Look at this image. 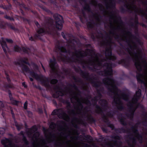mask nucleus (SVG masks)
Listing matches in <instances>:
<instances>
[{"instance_id": "1", "label": "nucleus", "mask_w": 147, "mask_h": 147, "mask_svg": "<svg viewBox=\"0 0 147 147\" xmlns=\"http://www.w3.org/2000/svg\"><path fill=\"white\" fill-rule=\"evenodd\" d=\"M72 41L75 42H76V40L75 39H71L70 38L67 40V42L69 43L73 44L72 45H69V46L71 47V49L75 50L76 58H74L73 56L70 57L68 56L63 54L60 51V52L59 53L60 55L58 56V57L60 60L62 62L65 63H69L76 61L82 65L83 67L84 68H85L84 65L86 64V62L84 61L82 59L88 55L91 57L88 60V64L90 65L96 66V64L95 63L96 60L93 59L94 57L93 56V55L96 56L94 50L87 49L86 50V52H84V54L82 53L80 49L78 50L76 49L75 44L72 43Z\"/></svg>"}, {"instance_id": "2", "label": "nucleus", "mask_w": 147, "mask_h": 147, "mask_svg": "<svg viewBox=\"0 0 147 147\" xmlns=\"http://www.w3.org/2000/svg\"><path fill=\"white\" fill-rule=\"evenodd\" d=\"M111 81L114 82V80L108 77L102 80L104 84L107 86V87L108 90L118 96V97H114L113 102L116 105L117 109L119 110L122 111L124 109V107L123 102L120 98V95L118 93V92H121V91L116 85H113L110 84V82Z\"/></svg>"}, {"instance_id": "3", "label": "nucleus", "mask_w": 147, "mask_h": 147, "mask_svg": "<svg viewBox=\"0 0 147 147\" xmlns=\"http://www.w3.org/2000/svg\"><path fill=\"white\" fill-rule=\"evenodd\" d=\"M28 73L32 78L39 81L40 84L45 87L47 90L50 91H52V86L49 83V81L48 78L42 75L39 76L33 71L30 70Z\"/></svg>"}, {"instance_id": "4", "label": "nucleus", "mask_w": 147, "mask_h": 147, "mask_svg": "<svg viewBox=\"0 0 147 147\" xmlns=\"http://www.w3.org/2000/svg\"><path fill=\"white\" fill-rule=\"evenodd\" d=\"M46 24L47 25L45 26V29L44 28H38V30L36 31L37 33H36L34 35V37L35 40L37 39H40L42 34L46 33L52 34V31L50 26L52 25V23L50 20V18L46 19Z\"/></svg>"}, {"instance_id": "5", "label": "nucleus", "mask_w": 147, "mask_h": 147, "mask_svg": "<svg viewBox=\"0 0 147 147\" xmlns=\"http://www.w3.org/2000/svg\"><path fill=\"white\" fill-rule=\"evenodd\" d=\"M97 59L96 61L98 62L97 65L99 66H101L103 67H106V69L104 71H100L98 72V74L103 75L102 73L104 72V76H112L113 75V70L112 69V65L113 64L112 63H108L107 62L103 64L100 61L99 58L97 57Z\"/></svg>"}, {"instance_id": "6", "label": "nucleus", "mask_w": 147, "mask_h": 147, "mask_svg": "<svg viewBox=\"0 0 147 147\" xmlns=\"http://www.w3.org/2000/svg\"><path fill=\"white\" fill-rule=\"evenodd\" d=\"M75 71L78 72H80V75L84 78L86 80L91 82V83L93 86L96 88L99 87L101 86V83L100 82L94 81L92 78L90 77L89 73L87 72L84 71L82 70L80 68L78 69L76 68Z\"/></svg>"}, {"instance_id": "7", "label": "nucleus", "mask_w": 147, "mask_h": 147, "mask_svg": "<svg viewBox=\"0 0 147 147\" xmlns=\"http://www.w3.org/2000/svg\"><path fill=\"white\" fill-rule=\"evenodd\" d=\"M53 17L55 20L56 28L58 30H61L64 22L62 16L59 14L56 13L53 15Z\"/></svg>"}, {"instance_id": "8", "label": "nucleus", "mask_w": 147, "mask_h": 147, "mask_svg": "<svg viewBox=\"0 0 147 147\" xmlns=\"http://www.w3.org/2000/svg\"><path fill=\"white\" fill-rule=\"evenodd\" d=\"M29 131L27 132V134L29 137H31L32 140H34L33 138H35L36 140H37L38 138L39 137L40 134L38 131H36L37 130V128L35 125H33L30 128L28 129Z\"/></svg>"}, {"instance_id": "9", "label": "nucleus", "mask_w": 147, "mask_h": 147, "mask_svg": "<svg viewBox=\"0 0 147 147\" xmlns=\"http://www.w3.org/2000/svg\"><path fill=\"white\" fill-rule=\"evenodd\" d=\"M5 40L8 43L10 44L13 43V41L12 39H11L5 38V40L3 38H1V41L0 42V43L4 52L6 54L7 53V49L8 50L9 48Z\"/></svg>"}, {"instance_id": "10", "label": "nucleus", "mask_w": 147, "mask_h": 147, "mask_svg": "<svg viewBox=\"0 0 147 147\" xmlns=\"http://www.w3.org/2000/svg\"><path fill=\"white\" fill-rule=\"evenodd\" d=\"M51 115H57L59 118L61 117V118L65 119L64 117H66L68 119L69 118V116L61 109H55L52 112Z\"/></svg>"}, {"instance_id": "11", "label": "nucleus", "mask_w": 147, "mask_h": 147, "mask_svg": "<svg viewBox=\"0 0 147 147\" xmlns=\"http://www.w3.org/2000/svg\"><path fill=\"white\" fill-rule=\"evenodd\" d=\"M7 26L9 28L16 31L18 30V29L16 28L14 26L10 23L7 22H5L3 21H0V28L2 29H5L6 28V26Z\"/></svg>"}, {"instance_id": "12", "label": "nucleus", "mask_w": 147, "mask_h": 147, "mask_svg": "<svg viewBox=\"0 0 147 147\" xmlns=\"http://www.w3.org/2000/svg\"><path fill=\"white\" fill-rule=\"evenodd\" d=\"M54 90L56 91L54 93L52 94L53 97L54 98H57L60 96H63L64 95V93L63 91H61L62 88L60 87L59 86L57 85L53 88Z\"/></svg>"}, {"instance_id": "13", "label": "nucleus", "mask_w": 147, "mask_h": 147, "mask_svg": "<svg viewBox=\"0 0 147 147\" xmlns=\"http://www.w3.org/2000/svg\"><path fill=\"white\" fill-rule=\"evenodd\" d=\"M131 129L134 134H137L136 137L139 143L140 144L142 143L143 142V136L141 134L139 133L137 127L136 126V125L133 126L131 127Z\"/></svg>"}, {"instance_id": "14", "label": "nucleus", "mask_w": 147, "mask_h": 147, "mask_svg": "<svg viewBox=\"0 0 147 147\" xmlns=\"http://www.w3.org/2000/svg\"><path fill=\"white\" fill-rule=\"evenodd\" d=\"M128 106L130 107L129 111L131 113H126V115L128 118H133L134 113L135 111L136 108L134 107L133 103L130 102H129Z\"/></svg>"}, {"instance_id": "15", "label": "nucleus", "mask_w": 147, "mask_h": 147, "mask_svg": "<svg viewBox=\"0 0 147 147\" xmlns=\"http://www.w3.org/2000/svg\"><path fill=\"white\" fill-rule=\"evenodd\" d=\"M97 101L96 97H95L94 98L92 99L91 101L92 102H94V105H96V112L98 114H101L103 113V111L101 108L98 105L96 104V102Z\"/></svg>"}, {"instance_id": "16", "label": "nucleus", "mask_w": 147, "mask_h": 147, "mask_svg": "<svg viewBox=\"0 0 147 147\" xmlns=\"http://www.w3.org/2000/svg\"><path fill=\"white\" fill-rule=\"evenodd\" d=\"M50 135L52 138H53L51 139L50 142H52L53 144L55 147H62L61 143L56 140L55 138H56L55 134H52L50 133Z\"/></svg>"}, {"instance_id": "17", "label": "nucleus", "mask_w": 147, "mask_h": 147, "mask_svg": "<svg viewBox=\"0 0 147 147\" xmlns=\"http://www.w3.org/2000/svg\"><path fill=\"white\" fill-rule=\"evenodd\" d=\"M57 63L55 58L53 57V59H51L49 62V66L51 71L54 72L56 69V65Z\"/></svg>"}, {"instance_id": "18", "label": "nucleus", "mask_w": 147, "mask_h": 147, "mask_svg": "<svg viewBox=\"0 0 147 147\" xmlns=\"http://www.w3.org/2000/svg\"><path fill=\"white\" fill-rule=\"evenodd\" d=\"M55 47L58 49L61 52L64 53H68L70 54L71 53V51L70 50H67L64 47L60 46L59 44L56 45Z\"/></svg>"}, {"instance_id": "19", "label": "nucleus", "mask_w": 147, "mask_h": 147, "mask_svg": "<svg viewBox=\"0 0 147 147\" xmlns=\"http://www.w3.org/2000/svg\"><path fill=\"white\" fill-rule=\"evenodd\" d=\"M125 2L127 3L124 5V6L127 9H125L122 7H121L120 8L121 12L122 13H124L127 11L131 13H132V11L131 9L129 7V5L128 3H127L126 1H125Z\"/></svg>"}, {"instance_id": "20", "label": "nucleus", "mask_w": 147, "mask_h": 147, "mask_svg": "<svg viewBox=\"0 0 147 147\" xmlns=\"http://www.w3.org/2000/svg\"><path fill=\"white\" fill-rule=\"evenodd\" d=\"M8 94L11 104L13 105L18 106L20 102L14 99L12 96V94L10 90H8Z\"/></svg>"}, {"instance_id": "21", "label": "nucleus", "mask_w": 147, "mask_h": 147, "mask_svg": "<svg viewBox=\"0 0 147 147\" xmlns=\"http://www.w3.org/2000/svg\"><path fill=\"white\" fill-rule=\"evenodd\" d=\"M118 118L122 125L124 126H126L127 125V123L125 121V117L123 116L122 113H120Z\"/></svg>"}, {"instance_id": "22", "label": "nucleus", "mask_w": 147, "mask_h": 147, "mask_svg": "<svg viewBox=\"0 0 147 147\" xmlns=\"http://www.w3.org/2000/svg\"><path fill=\"white\" fill-rule=\"evenodd\" d=\"M118 63L119 64H123L124 66L127 68H128L130 67L129 62L128 60L127 61L126 59H124L119 61Z\"/></svg>"}, {"instance_id": "23", "label": "nucleus", "mask_w": 147, "mask_h": 147, "mask_svg": "<svg viewBox=\"0 0 147 147\" xmlns=\"http://www.w3.org/2000/svg\"><path fill=\"white\" fill-rule=\"evenodd\" d=\"M126 128H127L126 129H125L123 127L116 129L115 132L117 133H122V132L123 133H127L129 134H131L130 131V129L127 128V127H126Z\"/></svg>"}, {"instance_id": "24", "label": "nucleus", "mask_w": 147, "mask_h": 147, "mask_svg": "<svg viewBox=\"0 0 147 147\" xmlns=\"http://www.w3.org/2000/svg\"><path fill=\"white\" fill-rule=\"evenodd\" d=\"M142 115L143 116L144 119L141 123L144 126L147 127V111H143Z\"/></svg>"}, {"instance_id": "25", "label": "nucleus", "mask_w": 147, "mask_h": 147, "mask_svg": "<svg viewBox=\"0 0 147 147\" xmlns=\"http://www.w3.org/2000/svg\"><path fill=\"white\" fill-rule=\"evenodd\" d=\"M10 142V141L9 139L5 138L4 139L1 140V142L2 144L4 146V147H11V144H7Z\"/></svg>"}, {"instance_id": "26", "label": "nucleus", "mask_w": 147, "mask_h": 147, "mask_svg": "<svg viewBox=\"0 0 147 147\" xmlns=\"http://www.w3.org/2000/svg\"><path fill=\"white\" fill-rule=\"evenodd\" d=\"M133 60H135V61L134 63L135 65L137 70L140 72L142 71V65L140 63V62L138 60L137 61V59H134Z\"/></svg>"}, {"instance_id": "27", "label": "nucleus", "mask_w": 147, "mask_h": 147, "mask_svg": "<svg viewBox=\"0 0 147 147\" xmlns=\"http://www.w3.org/2000/svg\"><path fill=\"white\" fill-rule=\"evenodd\" d=\"M20 67H21L23 73L26 72L28 73L30 71L28 67L24 64L22 63Z\"/></svg>"}, {"instance_id": "28", "label": "nucleus", "mask_w": 147, "mask_h": 147, "mask_svg": "<svg viewBox=\"0 0 147 147\" xmlns=\"http://www.w3.org/2000/svg\"><path fill=\"white\" fill-rule=\"evenodd\" d=\"M142 74L140 73H137L136 78L138 82L141 84H145V82L144 80L142 79Z\"/></svg>"}, {"instance_id": "29", "label": "nucleus", "mask_w": 147, "mask_h": 147, "mask_svg": "<svg viewBox=\"0 0 147 147\" xmlns=\"http://www.w3.org/2000/svg\"><path fill=\"white\" fill-rule=\"evenodd\" d=\"M20 134L22 136L23 138L22 140L23 142L24 143V144L25 145H29V142L27 140L26 137L25 136L23 131H21L20 132Z\"/></svg>"}, {"instance_id": "30", "label": "nucleus", "mask_w": 147, "mask_h": 147, "mask_svg": "<svg viewBox=\"0 0 147 147\" xmlns=\"http://www.w3.org/2000/svg\"><path fill=\"white\" fill-rule=\"evenodd\" d=\"M126 34L129 35L133 39L136 40L137 42L140 45L141 44V42L140 41V40L138 38H137L136 36H135L134 35L132 34V33L129 31H127L126 32Z\"/></svg>"}, {"instance_id": "31", "label": "nucleus", "mask_w": 147, "mask_h": 147, "mask_svg": "<svg viewBox=\"0 0 147 147\" xmlns=\"http://www.w3.org/2000/svg\"><path fill=\"white\" fill-rule=\"evenodd\" d=\"M120 29V28L119 27H118L117 28L115 27H113V28L111 30L112 31L110 32V34H112L113 35H115L116 37H115L116 39H119V35L115 33L114 30H119Z\"/></svg>"}, {"instance_id": "32", "label": "nucleus", "mask_w": 147, "mask_h": 147, "mask_svg": "<svg viewBox=\"0 0 147 147\" xmlns=\"http://www.w3.org/2000/svg\"><path fill=\"white\" fill-rule=\"evenodd\" d=\"M133 134H131L130 135L127 136V138L129 139L130 140L132 141L133 144L136 145L137 143L136 140L135 138L133 137Z\"/></svg>"}, {"instance_id": "33", "label": "nucleus", "mask_w": 147, "mask_h": 147, "mask_svg": "<svg viewBox=\"0 0 147 147\" xmlns=\"http://www.w3.org/2000/svg\"><path fill=\"white\" fill-rule=\"evenodd\" d=\"M110 6H108L107 5H106L107 9H108L109 7L112 9H114L115 8V1L114 0H110Z\"/></svg>"}, {"instance_id": "34", "label": "nucleus", "mask_w": 147, "mask_h": 147, "mask_svg": "<svg viewBox=\"0 0 147 147\" xmlns=\"http://www.w3.org/2000/svg\"><path fill=\"white\" fill-rule=\"evenodd\" d=\"M135 26H134V23L132 22H131L130 23V25L132 27L134 26L136 29H138V25L139 24V22L138 21V18L136 15L135 17Z\"/></svg>"}, {"instance_id": "35", "label": "nucleus", "mask_w": 147, "mask_h": 147, "mask_svg": "<svg viewBox=\"0 0 147 147\" xmlns=\"http://www.w3.org/2000/svg\"><path fill=\"white\" fill-rule=\"evenodd\" d=\"M105 55L107 57L111 56L112 52L111 49L110 48H107L105 49Z\"/></svg>"}, {"instance_id": "36", "label": "nucleus", "mask_w": 147, "mask_h": 147, "mask_svg": "<svg viewBox=\"0 0 147 147\" xmlns=\"http://www.w3.org/2000/svg\"><path fill=\"white\" fill-rule=\"evenodd\" d=\"M87 120L91 123H94L96 121L95 119L91 115L87 117Z\"/></svg>"}, {"instance_id": "37", "label": "nucleus", "mask_w": 147, "mask_h": 147, "mask_svg": "<svg viewBox=\"0 0 147 147\" xmlns=\"http://www.w3.org/2000/svg\"><path fill=\"white\" fill-rule=\"evenodd\" d=\"M122 99L126 101H128L129 100V95L128 94L125 92H123L121 94Z\"/></svg>"}, {"instance_id": "38", "label": "nucleus", "mask_w": 147, "mask_h": 147, "mask_svg": "<svg viewBox=\"0 0 147 147\" xmlns=\"http://www.w3.org/2000/svg\"><path fill=\"white\" fill-rule=\"evenodd\" d=\"M60 101L64 103H65L67 105V107H70L71 104L70 102L67 100H65L63 99L62 98H59Z\"/></svg>"}, {"instance_id": "39", "label": "nucleus", "mask_w": 147, "mask_h": 147, "mask_svg": "<svg viewBox=\"0 0 147 147\" xmlns=\"http://www.w3.org/2000/svg\"><path fill=\"white\" fill-rule=\"evenodd\" d=\"M100 102L101 103V106L103 107L104 108L106 107H107L108 103L107 101L104 99H102L100 100Z\"/></svg>"}, {"instance_id": "40", "label": "nucleus", "mask_w": 147, "mask_h": 147, "mask_svg": "<svg viewBox=\"0 0 147 147\" xmlns=\"http://www.w3.org/2000/svg\"><path fill=\"white\" fill-rule=\"evenodd\" d=\"M68 113H69L72 115L73 116H74V117L73 118V119L74 120L76 121V120H78V118L75 117V116L77 115L75 111L74 110L72 109L71 111H69Z\"/></svg>"}, {"instance_id": "41", "label": "nucleus", "mask_w": 147, "mask_h": 147, "mask_svg": "<svg viewBox=\"0 0 147 147\" xmlns=\"http://www.w3.org/2000/svg\"><path fill=\"white\" fill-rule=\"evenodd\" d=\"M14 51L16 52L20 53L22 51L21 48L18 45H16L13 47Z\"/></svg>"}, {"instance_id": "42", "label": "nucleus", "mask_w": 147, "mask_h": 147, "mask_svg": "<svg viewBox=\"0 0 147 147\" xmlns=\"http://www.w3.org/2000/svg\"><path fill=\"white\" fill-rule=\"evenodd\" d=\"M20 61L21 63H23L24 64H26L29 66H30V63L28 61V59L26 58H24V59H20Z\"/></svg>"}, {"instance_id": "43", "label": "nucleus", "mask_w": 147, "mask_h": 147, "mask_svg": "<svg viewBox=\"0 0 147 147\" xmlns=\"http://www.w3.org/2000/svg\"><path fill=\"white\" fill-rule=\"evenodd\" d=\"M93 24H94V22H87L86 24L88 28L89 29H91L93 28Z\"/></svg>"}, {"instance_id": "44", "label": "nucleus", "mask_w": 147, "mask_h": 147, "mask_svg": "<svg viewBox=\"0 0 147 147\" xmlns=\"http://www.w3.org/2000/svg\"><path fill=\"white\" fill-rule=\"evenodd\" d=\"M103 90V88H101V87L99 89H97V92L98 94L97 97L99 98H101L102 95L100 92L101 91H102V90Z\"/></svg>"}, {"instance_id": "45", "label": "nucleus", "mask_w": 147, "mask_h": 147, "mask_svg": "<svg viewBox=\"0 0 147 147\" xmlns=\"http://www.w3.org/2000/svg\"><path fill=\"white\" fill-rule=\"evenodd\" d=\"M140 98V97L135 95L134 97L132 99L133 102H131L133 103V105L137 103Z\"/></svg>"}, {"instance_id": "46", "label": "nucleus", "mask_w": 147, "mask_h": 147, "mask_svg": "<svg viewBox=\"0 0 147 147\" xmlns=\"http://www.w3.org/2000/svg\"><path fill=\"white\" fill-rule=\"evenodd\" d=\"M4 87L5 88L6 90L8 91V89L9 88H12V86L11 84V83L9 84H5L4 86Z\"/></svg>"}, {"instance_id": "47", "label": "nucleus", "mask_w": 147, "mask_h": 147, "mask_svg": "<svg viewBox=\"0 0 147 147\" xmlns=\"http://www.w3.org/2000/svg\"><path fill=\"white\" fill-rule=\"evenodd\" d=\"M107 125L108 127H109L111 128V129L113 130H115V129L116 128H115L114 125L113 124L111 123L110 122L107 123Z\"/></svg>"}, {"instance_id": "48", "label": "nucleus", "mask_w": 147, "mask_h": 147, "mask_svg": "<svg viewBox=\"0 0 147 147\" xmlns=\"http://www.w3.org/2000/svg\"><path fill=\"white\" fill-rule=\"evenodd\" d=\"M72 77L73 79L76 82L79 83H82V81L80 79L77 78L75 76H73Z\"/></svg>"}, {"instance_id": "49", "label": "nucleus", "mask_w": 147, "mask_h": 147, "mask_svg": "<svg viewBox=\"0 0 147 147\" xmlns=\"http://www.w3.org/2000/svg\"><path fill=\"white\" fill-rule=\"evenodd\" d=\"M69 86L70 87L74 88L76 90H78V92H79L80 93V91L78 89L77 86L75 84H74L72 85L71 84H69Z\"/></svg>"}, {"instance_id": "50", "label": "nucleus", "mask_w": 147, "mask_h": 147, "mask_svg": "<svg viewBox=\"0 0 147 147\" xmlns=\"http://www.w3.org/2000/svg\"><path fill=\"white\" fill-rule=\"evenodd\" d=\"M102 118L103 121L106 123V124L110 122L108 119L106 117L105 115L104 114L102 116Z\"/></svg>"}, {"instance_id": "51", "label": "nucleus", "mask_w": 147, "mask_h": 147, "mask_svg": "<svg viewBox=\"0 0 147 147\" xmlns=\"http://www.w3.org/2000/svg\"><path fill=\"white\" fill-rule=\"evenodd\" d=\"M118 53L120 56H122V55H125L126 54V53L124 51L121 49H120Z\"/></svg>"}, {"instance_id": "52", "label": "nucleus", "mask_w": 147, "mask_h": 147, "mask_svg": "<svg viewBox=\"0 0 147 147\" xmlns=\"http://www.w3.org/2000/svg\"><path fill=\"white\" fill-rule=\"evenodd\" d=\"M141 95V90L140 89H138V90L136 92L135 96H137L139 97H140Z\"/></svg>"}, {"instance_id": "53", "label": "nucleus", "mask_w": 147, "mask_h": 147, "mask_svg": "<svg viewBox=\"0 0 147 147\" xmlns=\"http://www.w3.org/2000/svg\"><path fill=\"white\" fill-rule=\"evenodd\" d=\"M58 82V80L56 79H53L50 81V83L51 84L55 85Z\"/></svg>"}, {"instance_id": "54", "label": "nucleus", "mask_w": 147, "mask_h": 147, "mask_svg": "<svg viewBox=\"0 0 147 147\" xmlns=\"http://www.w3.org/2000/svg\"><path fill=\"white\" fill-rule=\"evenodd\" d=\"M116 59H117V57H116V56H115V55L113 56H112V55L111 56L109 57L106 58V59L107 60H112L113 61H114L116 60Z\"/></svg>"}, {"instance_id": "55", "label": "nucleus", "mask_w": 147, "mask_h": 147, "mask_svg": "<svg viewBox=\"0 0 147 147\" xmlns=\"http://www.w3.org/2000/svg\"><path fill=\"white\" fill-rule=\"evenodd\" d=\"M18 5L20 7L23 8L25 9H27V7H26L25 4L23 2L21 3L20 2H18Z\"/></svg>"}, {"instance_id": "56", "label": "nucleus", "mask_w": 147, "mask_h": 147, "mask_svg": "<svg viewBox=\"0 0 147 147\" xmlns=\"http://www.w3.org/2000/svg\"><path fill=\"white\" fill-rule=\"evenodd\" d=\"M4 17L5 19L11 21H14V19L13 17L7 16V15H5Z\"/></svg>"}, {"instance_id": "57", "label": "nucleus", "mask_w": 147, "mask_h": 147, "mask_svg": "<svg viewBox=\"0 0 147 147\" xmlns=\"http://www.w3.org/2000/svg\"><path fill=\"white\" fill-rule=\"evenodd\" d=\"M100 141L101 142H105L106 141L107 139L105 137H103L102 136H101L99 138Z\"/></svg>"}, {"instance_id": "58", "label": "nucleus", "mask_w": 147, "mask_h": 147, "mask_svg": "<svg viewBox=\"0 0 147 147\" xmlns=\"http://www.w3.org/2000/svg\"><path fill=\"white\" fill-rule=\"evenodd\" d=\"M114 114L115 113L113 111H110L107 112V115L109 116L112 117L113 116Z\"/></svg>"}, {"instance_id": "59", "label": "nucleus", "mask_w": 147, "mask_h": 147, "mask_svg": "<svg viewBox=\"0 0 147 147\" xmlns=\"http://www.w3.org/2000/svg\"><path fill=\"white\" fill-rule=\"evenodd\" d=\"M15 126L16 127L17 130L18 131L20 130L21 129V127L20 125H19L17 122H15Z\"/></svg>"}, {"instance_id": "60", "label": "nucleus", "mask_w": 147, "mask_h": 147, "mask_svg": "<svg viewBox=\"0 0 147 147\" xmlns=\"http://www.w3.org/2000/svg\"><path fill=\"white\" fill-rule=\"evenodd\" d=\"M98 6L100 10L101 11H103V12H105V10L103 9V7L102 5L100 4H98Z\"/></svg>"}, {"instance_id": "61", "label": "nucleus", "mask_w": 147, "mask_h": 147, "mask_svg": "<svg viewBox=\"0 0 147 147\" xmlns=\"http://www.w3.org/2000/svg\"><path fill=\"white\" fill-rule=\"evenodd\" d=\"M126 42L128 44V45L130 47V48L131 49H132L133 48V47L130 44V41L129 40H128L127 39H126Z\"/></svg>"}, {"instance_id": "62", "label": "nucleus", "mask_w": 147, "mask_h": 147, "mask_svg": "<svg viewBox=\"0 0 147 147\" xmlns=\"http://www.w3.org/2000/svg\"><path fill=\"white\" fill-rule=\"evenodd\" d=\"M22 50L26 54H28V50L25 48V47H22Z\"/></svg>"}, {"instance_id": "63", "label": "nucleus", "mask_w": 147, "mask_h": 147, "mask_svg": "<svg viewBox=\"0 0 147 147\" xmlns=\"http://www.w3.org/2000/svg\"><path fill=\"white\" fill-rule=\"evenodd\" d=\"M24 22H27L28 24H30V20L28 19L27 18H24V17L22 18Z\"/></svg>"}, {"instance_id": "64", "label": "nucleus", "mask_w": 147, "mask_h": 147, "mask_svg": "<svg viewBox=\"0 0 147 147\" xmlns=\"http://www.w3.org/2000/svg\"><path fill=\"white\" fill-rule=\"evenodd\" d=\"M6 75V78L7 80V82L8 83H11V80L9 78V75L7 74L6 73L5 74Z\"/></svg>"}]
</instances>
